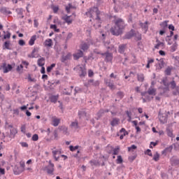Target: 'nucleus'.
I'll list each match as a JSON object with an SVG mask.
<instances>
[{
  "instance_id": "obj_44",
  "label": "nucleus",
  "mask_w": 179,
  "mask_h": 179,
  "mask_svg": "<svg viewBox=\"0 0 179 179\" xmlns=\"http://www.w3.org/2000/svg\"><path fill=\"white\" fill-rule=\"evenodd\" d=\"M9 45H10V41H7L4 43V45H3V50H10V48H9Z\"/></svg>"
},
{
  "instance_id": "obj_1",
  "label": "nucleus",
  "mask_w": 179,
  "mask_h": 179,
  "mask_svg": "<svg viewBox=\"0 0 179 179\" xmlns=\"http://www.w3.org/2000/svg\"><path fill=\"white\" fill-rule=\"evenodd\" d=\"M124 29H125V22L122 18H118L115 20V26L111 27L110 33L113 36H118L122 33Z\"/></svg>"
},
{
  "instance_id": "obj_57",
  "label": "nucleus",
  "mask_w": 179,
  "mask_h": 179,
  "mask_svg": "<svg viewBox=\"0 0 179 179\" xmlns=\"http://www.w3.org/2000/svg\"><path fill=\"white\" fill-rule=\"evenodd\" d=\"M145 155H148V156H150L152 157V156H153V155L152 154V150L148 149L145 152Z\"/></svg>"
},
{
  "instance_id": "obj_45",
  "label": "nucleus",
  "mask_w": 179,
  "mask_h": 179,
  "mask_svg": "<svg viewBox=\"0 0 179 179\" xmlns=\"http://www.w3.org/2000/svg\"><path fill=\"white\" fill-rule=\"evenodd\" d=\"M160 158V155L158 154V152H156L155 155H154L152 160L155 162H159V159Z\"/></svg>"
},
{
  "instance_id": "obj_64",
  "label": "nucleus",
  "mask_w": 179,
  "mask_h": 179,
  "mask_svg": "<svg viewBox=\"0 0 179 179\" xmlns=\"http://www.w3.org/2000/svg\"><path fill=\"white\" fill-rule=\"evenodd\" d=\"M4 40H6V38H10V33L8 32L7 34L3 36Z\"/></svg>"
},
{
  "instance_id": "obj_33",
  "label": "nucleus",
  "mask_w": 179,
  "mask_h": 179,
  "mask_svg": "<svg viewBox=\"0 0 179 179\" xmlns=\"http://www.w3.org/2000/svg\"><path fill=\"white\" fill-rule=\"evenodd\" d=\"M166 133L168 136H169L170 138H173V129H171V127H166Z\"/></svg>"
},
{
  "instance_id": "obj_50",
  "label": "nucleus",
  "mask_w": 179,
  "mask_h": 179,
  "mask_svg": "<svg viewBox=\"0 0 179 179\" xmlns=\"http://www.w3.org/2000/svg\"><path fill=\"white\" fill-rule=\"evenodd\" d=\"M55 64H52L50 66L47 67V72L50 73L52 71V68H55Z\"/></svg>"
},
{
  "instance_id": "obj_62",
  "label": "nucleus",
  "mask_w": 179,
  "mask_h": 179,
  "mask_svg": "<svg viewBox=\"0 0 179 179\" xmlns=\"http://www.w3.org/2000/svg\"><path fill=\"white\" fill-rule=\"evenodd\" d=\"M18 44L21 46L26 45V42H24L23 39H20L18 42Z\"/></svg>"
},
{
  "instance_id": "obj_11",
  "label": "nucleus",
  "mask_w": 179,
  "mask_h": 179,
  "mask_svg": "<svg viewBox=\"0 0 179 179\" xmlns=\"http://www.w3.org/2000/svg\"><path fill=\"white\" fill-rule=\"evenodd\" d=\"M72 90H73V86H71L68 88H64L63 90V94H65L66 96H71V94H72Z\"/></svg>"
},
{
  "instance_id": "obj_21",
  "label": "nucleus",
  "mask_w": 179,
  "mask_h": 179,
  "mask_svg": "<svg viewBox=\"0 0 179 179\" xmlns=\"http://www.w3.org/2000/svg\"><path fill=\"white\" fill-rule=\"evenodd\" d=\"M59 97V95H52L51 96L49 97L50 101L51 103H54L55 104V103H57V101H58V99Z\"/></svg>"
},
{
  "instance_id": "obj_38",
  "label": "nucleus",
  "mask_w": 179,
  "mask_h": 179,
  "mask_svg": "<svg viewBox=\"0 0 179 179\" xmlns=\"http://www.w3.org/2000/svg\"><path fill=\"white\" fill-rule=\"evenodd\" d=\"M71 127L74 129H78V128H79V124L78 123V120H76L75 122H72L71 124Z\"/></svg>"
},
{
  "instance_id": "obj_55",
  "label": "nucleus",
  "mask_w": 179,
  "mask_h": 179,
  "mask_svg": "<svg viewBox=\"0 0 179 179\" xmlns=\"http://www.w3.org/2000/svg\"><path fill=\"white\" fill-rule=\"evenodd\" d=\"M138 147L135 145H132L131 147H128V152H131V150H135Z\"/></svg>"
},
{
  "instance_id": "obj_52",
  "label": "nucleus",
  "mask_w": 179,
  "mask_h": 179,
  "mask_svg": "<svg viewBox=\"0 0 179 179\" xmlns=\"http://www.w3.org/2000/svg\"><path fill=\"white\" fill-rule=\"evenodd\" d=\"M90 164H91V166H98L99 165V162L96 161V160H91L90 161Z\"/></svg>"
},
{
  "instance_id": "obj_59",
  "label": "nucleus",
  "mask_w": 179,
  "mask_h": 179,
  "mask_svg": "<svg viewBox=\"0 0 179 179\" xmlns=\"http://www.w3.org/2000/svg\"><path fill=\"white\" fill-rule=\"evenodd\" d=\"M169 22V21H164L162 24H160V26H162V27H167L168 24L167 23Z\"/></svg>"
},
{
  "instance_id": "obj_37",
  "label": "nucleus",
  "mask_w": 179,
  "mask_h": 179,
  "mask_svg": "<svg viewBox=\"0 0 179 179\" xmlns=\"http://www.w3.org/2000/svg\"><path fill=\"white\" fill-rule=\"evenodd\" d=\"M88 83L90 85H92V86H99V85H100V82H99V80L94 81V80H90Z\"/></svg>"
},
{
  "instance_id": "obj_34",
  "label": "nucleus",
  "mask_w": 179,
  "mask_h": 179,
  "mask_svg": "<svg viewBox=\"0 0 179 179\" xmlns=\"http://www.w3.org/2000/svg\"><path fill=\"white\" fill-rule=\"evenodd\" d=\"M80 50H83V51H87L89 50V44L86 43L81 44Z\"/></svg>"
},
{
  "instance_id": "obj_4",
  "label": "nucleus",
  "mask_w": 179,
  "mask_h": 179,
  "mask_svg": "<svg viewBox=\"0 0 179 179\" xmlns=\"http://www.w3.org/2000/svg\"><path fill=\"white\" fill-rule=\"evenodd\" d=\"M55 165L51 162V160L49 161V164L46 166H45L43 170V171H47L48 174H50V176H54V169Z\"/></svg>"
},
{
  "instance_id": "obj_54",
  "label": "nucleus",
  "mask_w": 179,
  "mask_h": 179,
  "mask_svg": "<svg viewBox=\"0 0 179 179\" xmlns=\"http://www.w3.org/2000/svg\"><path fill=\"white\" fill-rule=\"evenodd\" d=\"M117 96L120 99H122L124 97V92H121V91H119V92H117Z\"/></svg>"
},
{
  "instance_id": "obj_29",
  "label": "nucleus",
  "mask_w": 179,
  "mask_h": 179,
  "mask_svg": "<svg viewBox=\"0 0 179 179\" xmlns=\"http://www.w3.org/2000/svg\"><path fill=\"white\" fill-rule=\"evenodd\" d=\"M137 80L138 82H144L145 81V75L143 73H138L137 74Z\"/></svg>"
},
{
  "instance_id": "obj_19",
  "label": "nucleus",
  "mask_w": 179,
  "mask_h": 179,
  "mask_svg": "<svg viewBox=\"0 0 179 179\" xmlns=\"http://www.w3.org/2000/svg\"><path fill=\"white\" fill-rule=\"evenodd\" d=\"M52 39L51 38L46 39L43 43V45H45V47H52Z\"/></svg>"
},
{
  "instance_id": "obj_22",
  "label": "nucleus",
  "mask_w": 179,
  "mask_h": 179,
  "mask_svg": "<svg viewBox=\"0 0 179 179\" xmlns=\"http://www.w3.org/2000/svg\"><path fill=\"white\" fill-rule=\"evenodd\" d=\"M125 48H127V45H120L118 47V52H120V54H124V52H125Z\"/></svg>"
},
{
  "instance_id": "obj_32",
  "label": "nucleus",
  "mask_w": 179,
  "mask_h": 179,
  "mask_svg": "<svg viewBox=\"0 0 179 179\" xmlns=\"http://www.w3.org/2000/svg\"><path fill=\"white\" fill-rule=\"evenodd\" d=\"M5 101V95L3 94L0 93V107L2 110L3 107V101Z\"/></svg>"
},
{
  "instance_id": "obj_23",
  "label": "nucleus",
  "mask_w": 179,
  "mask_h": 179,
  "mask_svg": "<svg viewBox=\"0 0 179 179\" xmlns=\"http://www.w3.org/2000/svg\"><path fill=\"white\" fill-rule=\"evenodd\" d=\"M148 94L150 96H156V89L150 87L147 91Z\"/></svg>"
},
{
  "instance_id": "obj_60",
  "label": "nucleus",
  "mask_w": 179,
  "mask_h": 179,
  "mask_svg": "<svg viewBox=\"0 0 179 179\" xmlns=\"http://www.w3.org/2000/svg\"><path fill=\"white\" fill-rule=\"evenodd\" d=\"M73 34L72 33H69L67 35V37L66 38V41H68V40H71L72 38Z\"/></svg>"
},
{
  "instance_id": "obj_14",
  "label": "nucleus",
  "mask_w": 179,
  "mask_h": 179,
  "mask_svg": "<svg viewBox=\"0 0 179 179\" xmlns=\"http://www.w3.org/2000/svg\"><path fill=\"white\" fill-rule=\"evenodd\" d=\"M148 24H149L148 21H145V23L140 22V26L141 29H143V30L145 31V33H146V31L149 30V26Z\"/></svg>"
},
{
  "instance_id": "obj_20",
  "label": "nucleus",
  "mask_w": 179,
  "mask_h": 179,
  "mask_svg": "<svg viewBox=\"0 0 179 179\" xmlns=\"http://www.w3.org/2000/svg\"><path fill=\"white\" fill-rule=\"evenodd\" d=\"M0 12L1 13H3V15H10L12 13V12L9 10H8V8L6 7H2L0 9Z\"/></svg>"
},
{
  "instance_id": "obj_16",
  "label": "nucleus",
  "mask_w": 179,
  "mask_h": 179,
  "mask_svg": "<svg viewBox=\"0 0 179 179\" xmlns=\"http://www.w3.org/2000/svg\"><path fill=\"white\" fill-rule=\"evenodd\" d=\"M3 73H8L10 71H12V65L8 64L6 66V64H3Z\"/></svg>"
},
{
  "instance_id": "obj_24",
  "label": "nucleus",
  "mask_w": 179,
  "mask_h": 179,
  "mask_svg": "<svg viewBox=\"0 0 179 179\" xmlns=\"http://www.w3.org/2000/svg\"><path fill=\"white\" fill-rule=\"evenodd\" d=\"M37 64L38 66H44L45 65V58L41 57L38 59Z\"/></svg>"
},
{
  "instance_id": "obj_3",
  "label": "nucleus",
  "mask_w": 179,
  "mask_h": 179,
  "mask_svg": "<svg viewBox=\"0 0 179 179\" xmlns=\"http://www.w3.org/2000/svg\"><path fill=\"white\" fill-rule=\"evenodd\" d=\"M163 83L164 85V86H170L171 89H172L173 91V96H178V94H179V86H177V83H176V81L172 80L169 83H166L164 80H163Z\"/></svg>"
},
{
  "instance_id": "obj_35",
  "label": "nucleus",
  "mask_w": 179,
  "mask_h": 179,
  "mask_svg": "<svg viewBox=\"0 0 179 179\" xmlns=\"http://www.w3.org/2000/svg\"><path fill=\"white\" fill-rule=\"evenodd\" d=\"M17 134V130L15 128L10 129V138H15V135Z\"/></svg>"
},
{
  "instance_id": "obj_39",
  "label": "nucleus",
  "mask_w": 179,
  "mask_h": 179,
  "mask_svg": "<svg viewBox=\"0 0 179 179\" xmlns=\"http://www.w3.org/2000/svg\"><path fill=\"white\" fill-rule=\"evenodd\" d=\"M171 71H173V67L168 66L165 70V74L167 75V76H170V75H171Z\"/></svg>"
},
{
  "instance_id": "obj_6",
  "label": "nucleus",
  "mask_w": 179,
  "mask_h": 179,
  "mask_svg": "<svg viewBox=\"0 0 179 179\" xmlns=\"http://www.w3.org/2000/svg\"><path fill=\"white\" fill-rule=\"evenodd\" d=\"M158 118L161 124H166L167 122V114L159 113Z\"/></svg>"
},
{
  "instance_id": "obj_47",
  "label": "nucleus",
  "mask_w": 179,
  "mask_h": 179,
  "mask_svg": "<svg viewBox=\"0 0 179 179\" xmlns=\"http://www.w3.org/2000/svg\"><path fill=\"white\" fill-rule=\"evenodd\" d=\"M50 29H52L56 33H59V29L57 28V24H51Z\"/></svg>"
},
{
  "instance_id": "obj_12",
  "label": "nucleus",
  "mask_w": 179,
  "mask_h": 179,
  "mask_svg": "<svg viewBox=\"0 0 179 179\" xmlns=\"http://www.w3.org/2000/svg\"><path fill=\"white\" fill-rule=\"evenodd\" d=\"M71 58H72V54H71L70 52H69V53H67L66 55H63V56H62L61 62L65 63V62H66V61H68L69 59H71Z\"/></svg>"
},
{
  "instance_id": "obj_53",
  "label": "nucleus",
  "mask_w": 179,
  "mask_h": 179,
  "mask_svg": "<svg viewBox=\"0 0 179 179\" xmlns=\"http://www.w3.org/2000/svg\"><path fill=\"white\" fill-rule=\"evenodd\" d=\"M106 85H107V86H108L110 89H111V90L114 89V83H111V82H106Z\"/></svg>"
},
{
  "instance_id": "obj_13",
  "label": "nucleus",
  "mask_w": 179,
  "mask_h": 179,
  "mask_svg": "<svg viewBox=\"0 0 179 179\" xmlns=\"http://www.w3.org/2000/svg\"><path fill=\"white\" fill-rule=\"evenodd\" d=\"M15 12L20 19H23V17H24V15H23V12H24L23 8H16Z\"/></svg>"
},
{
  "instance_id": "obj_28",
  "label": "nucleus",
  "mask_w": 179,
  "mask_h": 179,
  "mask_svg": "<svg viewBox=\"0 0 179 179\" xmlns=\"http://www.w3.org/2000/svg\"><path fill=\"white\" fill-rule=\"evenodd\" d=\"M62 19L67 23V24H71L73 22L72 19H71V16L66 15L63 17Z\"/></svg>"
},
{
  "instance_id": "obj_49",
  "label": "nucleus",
  "mask_w": 179,
  "mask_h": 179,
  "mask_svg": "<svg viewBox=\"0 0 179 179\" xmlns=\"http://www.w3.org/2000/svg\"><path fill=\"white\" fill-rule=\"evenodd\" d=\"M161 47H164V43L163 42H159L158 43L156 44V45L155 46V48H156L157 50H159V48H160Z\"/></svg>"
},
{
  "instance_id": "obj_61",
  "label": "nucleus",
  "mask_w": 179,
  "mask_h": 179,
  "mask_svg": "<svg viewBox=\"0 0 179 179\" xmlns=\"http://www.w3.org/2000/svg\"><path fill=\"white\" fill-rule=\"evenodd\" d=\"M52 10H53L54 13H57L58 10H59V7L53 6Z\"/></svg>"
},
{
  "instance_id": "obj_43",
  "label": "nucleus",
  "mask_w": 179,
  "mask_h": 179,
  "mask_svg": "<svg viewBox=\"0 0 179 179\" xmlns=\"http://www.w3.org/2000/svg\"><path fill=\"white\" fill-rule=\"evenodd\" d=\"M126 114H127V117H128V120H127V121L129 122H131V120H132V112H131V111H129V110H127L126 111Z\"/></svg>"
},
{
  "instance_id": "obj_42",
  "label": "nucleus",
  "mask_w": 179,
  "mask_h": 179,
  "mask_svg": "<svg viewBox=\"0 0 179 179\" xmlns=\"http://www.w3.org/2000/svg\"><path fill=\"white\" fill-rule=\"evenodd\" d=\"M59 122H60L59 119H57V118L53 119L52 120L53 127H58V125H59Z\"/></svg>"
},
{
  "instance_id": "obj_63",
  "label": "nucleus",
  "mask_w": 179,
  "mask_h": 179,
  "mask_svg": "<svg viewBox=\"0 0 179 179\" xmlns=\"http://www.w3.org/2000/svg\"><path fill=\"white\" fill-rule=\"evenodd\" d=\"M80 88L79 87H75V89H74V94H75V96H76V94H77V93L78 92H80Z\"/></svg>"
},
{
  "instance_id": "obj_5",
  "label": "nucleus",
  "mask_w": 179,
  "mask_h": 179,
  "mask_svg": "<svg viewBox=\"0 0 179 179\" xmlns=\"http://www.w3.org/2000/svg\"><path fill=\"white\" fill-rule=\"evenodd\" d=\"M102 57H105V62H113V55L112 52L106 51V52L101 54Z\"/></svg>"
},
{
  "instance_id": "obj_15",
  "label": "nucleus",
  "mask_w": 179,
  "mask_h": 179,
  "mask_svg": "<svg viewBox=\"0 0 179 179\" xmlns=\"http://www.w3.org/2000/svg\"><path fill=\"white\" fill-rule=\"evenodd\" d=\"M172 151L173 145H169V147H166L164 150H162V155H164L166 156L167 153H171Z\"/></svg>"
},
{
  "instance_id": "obj_58",
  "label": "nucleus",
  "mask_w": 179,
  "mask_h": 179,
  "mask_svg": "<svg viewBox=\"0 0 179 179\" xmlns=\"http://www.w3.org/2000/svg\"><path fill=\"white\" fill-rule=\"evenodd\" d=\"M71 8H72V4L69 3V6H66V10L67 13H69V10H71Z\"/></svg>"
},
{
  "instance_id": "obj_40",
  "label": "nucleus",
  "mask_w": 179,
  "mask_h": 179,
  "mask_svg": "<svg viewBox=\"0 0 179 179\" xmlns=\"http://www.w3.org/2000/svg\"><path fill=\"white\" fill-rule=\"evenodd\" d=\"M78 117L79 118H82L83 117H86V111H85V110H79Z\"/></svg>"
},
{
  "instance_id": "obj_46",
  "label": "nucleus",
  "mask_w": 179,
  "mask_h": 179,
  "mask_svg": "<svg viewBox=\"0 0 179 179\" xmlns=\"http://www.w3.org/2000/svg\"><path fill=\"white\" fill-rule=\"evenodd\" d=\"M124 160L122 159V157L121 155L117 156V159H116V163L117 164H121Z\"/></svg>"
},
{
  "instance_id": "obj_2",
  "label": "nucleus",
  "mask_w": 179,
  "mask_h": 179,
  "mask_svg": "<svg viewBox=\"0 0 179 179\" xmlns=\"http://www.w3.org/2000/svg\"><path fill=\"white\" fill-rule=\"evenodd\" d=\"M85 15H87V16H90L92 18H94V16H96L95 20L98 22V24L96 25L97 27H100L101 26V20L99 16V15H100V11L97 7L90 8L88 12L85 13Z\"/></svg>"
},
{
  "instance_id": "obj_30",
  "label": "nucleus",
  "mask_w": 179,
  "mask_h": 179,
  "mask_svg": "<svg viewBox=\"0 0 179 179\" xmlns=\"http://www.w3.org/2000/svg\"><path fill=\"white\" fill-rule=\"evenodd\" d=\"M59 131H62L64 135H68V127L65 126L59 127Z\"/></svg>"
},
{
  "instance_id": "obj_7",
  "label": "nucleus",
  "mask_w": 179,
  "mask_h": 179,
  "mask_svg": "<svg viewBox=\"0 0 179 179\" xmlns=\"http://www.w3.org/2000/svg\"><path fill=\"white\" fill-rule=\"evenodd\" d=\"M170 162L173 167H178L179 166V159L176 156L171 157Z\"/></svg>"
},
{
  "instance_id": "obj_41",
  "label": "nucleus",
  "mask_w": 179,
  "mask_h": 179,
  "mask_svg": "<svg viewBox=\"0 0 179 179\" xmlns=\"http://www.w3.org/2000/svg\"><path fill=\"white\" fill-rule=\"evenodd\" d=\"M178 45L177 44V42H174V43L171 46V52H174L176 51Z\"/></svg>"
},
{
  "instance_id": "obj_31",
  "label": "nucleus",
  "mask_w": 179,
  "mask_h": 179,
  "mask_svg": "<svg viewBox=\"0 0 179 179\" xmlns=\"http://www.w3.org/2000/svg\"><path fill=\"white\" fill-rule=\"evenodd\" d=\"M37 39V36L36 35H34L31 37L29 41V45H34V42L36 41V40Z\"/></svg>"
},
{
  "instance_id": "obj_10",
  "label": "nucleus",
  "mask_w": 179,
  "mask_h": 179,
  "mask_svg": "<svg viewBox=\"0 0 179 179\" xmlns=\"http://www.w3.org/2000/svg\"><path fill=\"white\" fill-rule=\"evenodd\" d=\"M73 57L74 59H76V60L79 59V58H83V51H82L80 50H78L76 53H74L73 55Z\"/></svg>"
},
{
  "instance_id": "obj_9",
  "label": "nucleus",
  "mask_w": 179,
  "mask_h": 179,
  "mask_svg": "<svg viewBox=\"0 0 179 179\" xmlns=\"http://www.w3.org/2000/svg\"><path fill=\"white\" fill-rule=\"evenodd\" d=\"M135 36V30L131 29L129 32L125 34V36L123 37L124 40H129Z\"/></svg>"
},
{
  "instance_id": "obj_27",
  "label": "nucleus",
  "mask_w": 179,
  "mask_h": 179,
  "mask_svg": "<svg viewBox=\"0 0 179 179\" xmlns=\"http://www.w3.org/2000/svg\"><path fill=\"white\" fill-rule=\"evenodd\" d=\"M120 134H122L123 132V134L120 135V139L122 140L124 139V136H126V135H128V131H127V130H125L124 128H122L120 131Z\"/></svg>"
},
{
  "instance_id": "obj_17",
  "label": "nucleus",
  "mask_w": 179,
  "mask_h": 179,
  "mask_svg": "<svg viewBox=\"0 0 179 179\" xmlns=\"http://www.w3.org/2000/svg\"><path fill=\"white\" fill-rule=\"evenodd\" d=\"M87 75L86 69L85 67H80L79 76L80 78H85Z\"/></svg>"
},
{
  "instance_id": "obj_25",
  "label": "nucleus",
  "mask_w": 179,
  "mask_h": 179,
  "mask_svg": "<svg viewBox=\"0 0 179 179\" xmlns=\"http://www.w3.org/2000/svg\"><path fill=\"white\" fill-rule=\"evenodd\" d=\"M120 124V120L117 117H115L113 119V120L110 122L111 127H117Z\"/></svg>"
},
{
  "instance_id": "obj_48",
  "label": "nucleus",
  "mask_w": 179,
  "mask_h": 179,
  "mask_svg": "<svg viewBox=\"0 0 179 179\" xmlns=\"http://www.w3.org/2000/svg\"><path fill=\"white\" fill-rule=\"evenodd\" d=\"M69 149L71 152H75V150L79 149V145H76V146L70 145Z\"/></svg>"
},
{
  "instance_id": "obj_51",
  "label": "nucleus",
  "mask_w": 179,
  "mask_h": 179,
  "mask_svg": "<svg viewBox=\"0 0 179 179\" xmlns=\"http://www.w3.org/2000/svg\"><path fill=\"white\" fill-rule=\"evenodd\" d=\"M31 140L34 141V142H37L38 141V134H35L32 136Z\"/></svg>"
},
{
  "instance_id": "obj_36",
  "label": "nucleus",
  "mask_w": 179,
  "mask_h": 179,
  "mask_svg": "<svg viewBox=\"0 0 179 179\" xmlns=\"http://www.w3.org/2000/svg\"><path fill=\"white\" fill-rule=\"evenodd\" d=\"M107 51L110 52V51H115V52H117V48L114 45H110L108 48H106Z\"/></svg>"
},
{
  "instance_id": "obj_8",
  "label": "nucleus",
  "mask_w": 179,
  "mask_h": 179,
  "mask_svg": "<svg viewBox=\"0 0 179 179\" xmlns=\"http://www.w3.org/2000/svg\"><path fill=\"white\" fill-rule=\"evenodd\" d=\"M20 167L22 168L20 170L17 169V170H14V174L15 176H19V174H22V173H23V171H24V167H25V164L24 162H21L20 163Z\"/></svg>"
},
{
  "instance_id": "obj_26",
  "label": "nucleus",
  "mask_w": 179,
  "mask_h": 179,
  "mask_svg": "<svg viewBox=\"0 0 179 179\" xmlns=\"http://www.w3.org/2000/svg\"><path fill=\"white\" fill-rule=\"evenodd\" d=\"M136 41H141L142 40V34L139 32H134V36Z\"/></svg>"
},
{
  "instance_id": "obj_18",
  "label": "nucleus",
  "mask_w": 179,
  "mask_h": 179,
  "mask_svg": "<svg viewBox=\"0 0 179 179\" xmlns=\"http://www.w3.org/2000/svg\"><path fill=\"white\" fill-rule=\"evenodd\" d=\"M105 113H108V110H106L104 109H101L99 110V112L96 113L97 115V118L96 120H100V118H101V117H103V114H104Z\"/></svg>"
},
{
  "instance_id": "obj_56",
  "label": "nucleus",
  "mask_w": 179,
  "mask_h": 179,
  "mask_svg": "<svg viewBox=\"0 0 179 179\" xmlns=\"http://www.w3.org/2000/svg\"><path fill=\"white\" fill-rule=\"evenodd\" d=\"M103 45H104V47H106V48H107L110 45V41H106V40L103 41Z\"/></svg>"
}]
</instances>
